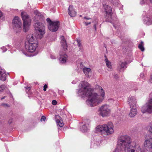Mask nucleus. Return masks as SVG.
Instances as JSON below:
<instances>
[{
	"instance_id": "f257e3e1",
	"label": "nucleus",
	"mask_w": 152,
	"mask_h": 152,
	"mask_svg": "<svg viewBox=\"0 0 152 152\" xmlns=\"http://www.w3.org/2000/svg\"><path fill=\"white\" fill-rule=\"evenodd\" d=\"M81 87L78 92L82 97H88V103L89 106H94L100 103L104 99L105 93L102 87L97 86L98 94L92 93V89L90 88V85L87 82L82 81L80 83Z\"/></svg>"
},
{
	"instance_id": "f03ea898",
	"label": "nucleus",
	"mask_w": 152,
	"mask_h": 152,
	"mask_svg": "<svg viewBox=\"0 0 152 152\" xmlns=\"http://www.w3.org/2000/svg\"><path fill=\"white\" fill-rule=\"evenodd\" d=\"M25 48L31 53L34 52L37 47V41L36 37L32 34L27 36V41L25 43Z\"/></svg>"
},
{
	"instance_id": "7ed1b4c3",
	"label": "nucleus",
	"mask_w": 152,
	"mask_h": 152,
	"mask_svg": "<svg viewBox=\"0 0 152 152\" xmlns=\"http://www.w3.org/2000/svg\"><path fill=\"white\" fill-rule=\"evenodd\" d=\"M96 131L110 135L114 132V126L112 123L109 122L106 124L98 126L96 128Z\"/></svg>"
},
{
	"instance_id": "20e7f679",
	"label": "nucleus",
	"mask_w": 152,
	"mask_h": 152,
	"mask_svg": "<svg viewBox=\"0 0 152 152\" xmlns=\"http://www.w3.org/2000/svg\"><path fill=\"white\" fill-rule=\"evenodd\" d=\"M34 27L37 38L41 39L45 33V27L43 23L37 22L34 23Z\"/></svg>"
},
{
	"instance_id": "39448f33",
	"label": "nucleus",
	"mask_w": 152,
	"mask_h": 152,
	"mask_svg": "<svg viewBox=\"0 0 152 152\" xmlns=\"http://www.w3.org/2000/svg\"><path fill=\"white\" fill-rule=\"evenodd\" d=\"M21 16L23 21V31L26 32L29 29L31 23V19L29 15L26 12H22L21 14Z\"/></svg>"
},
{
	"instance_id": "423d86ee",
	"label": "nucleus",
	"mask_w": 152,
	"mask_h": 152,
	"mask_svg": "<svg viewBox=\"0 0 152 152\" xmlns=\"http://www.w3.org/2000/svg\"><path fill=\"white\" fill-rule=\"evenodd\" d=\"M12 23L13 28L16 33L20 32L21 30L22 22L18 16L14 17Z\"/></svg>"
},
{
	"instance_id": "0eeeda50",
	"label": "nucleus",
	"mask_w": 152,
	"mask_h": 152,
	"mask_svg": "<svg viewBox=\"0 0 152 152\" xmlns=\"http://www.w3.org/2000/svg\"><path fill=\"white\" fill-rule=\"evenodd\" d=\"M99 111L100 115L103 117L108 116L111 112L109 106L107 104L102 105L99 107Z\"/></svg>"
},
{
	"instance_id": "6e6552de",
	"label": "nucleus",
	"mask_w": 152,
	"mask_h": 152,
	"mask_svg": "<svg viewBox=\"0 0 152 152\" xmlns=\"http://www.w3.org/2000/svg\"><path fill=\"white\" fill-rule=\"evenodd\" d=\"M47 20L48 23V27L50 31L55 32L58 30L59 26V21L53 22L49 18H47Z\"/></svg>"
},
{
	"instance_id": "1a4fd4ad",
	"label": "nucleus",
	"mask_w": 152,
	"mask_h": 152,
	"mask_svg": "<svg viewBox=\"0 0 152 152\" xmlns=\"http://www.w3.org/2000/svg\"><path fill=\"white\" fill-rule=\"evenodd\" d=\"M141 111L143 113L146 112L152 113V98L150 99L148 102L142 106Z\"/></svg>"
},
{
	"instance_id": "9d476101",
	"label": "nucleus",
	"mask_w": 152,
	"mask_h": 152,
	"mask_svg": "<svg viewBox=\"0 0 152 152\" xmlns=\"http://www.w3.org/2000/svg\"><path fill=\"white\" fill-rule=\"evenodd\" d=\"M146 149L149 152H152V137L145 139L144 143Z\"/></svg>"
},
{
	"instance_id": "9b49d317",
	"label": "nucleus",
	"mask_w": 152,
	"mask_h": 152,
	"mask_svg": "<svg viewBox=\"0 0 152 152\" xmlns=\"http://www.w3.org/2000/svg\"><path fill=\"white\" fill-rule=\"evenodd\" d=\"M103 5L107 14L106 18L108 19V21H109L112 18V12L111 7L106 4H103Z\"/></svg>"
},
{
	"instance_id": "f8f14e48",
	"label": "nucleus",
	"mask_w": 152,
	"mask_h": 152,
	"mask_svg": "<svg viewBox=\"0 0 152 152\" xmlns=\"http://www.w3.org/2000/svg\"><path fill=\"white\" fill-rule=\"evenodd\" d=\"M90 124V120H85L83 122V124L80 128L81 130L83 132L87 131L89 129Z\"/></svg>"
},
{
	"instance_id": "ddd939ff",
	"label": "nucleus",
	"mask_w": 152,
	"mask_h": 152,
	"mask_svg": "<svg viewBox=\"0 0 152 152\" xmlns=\"http://www.w3.org/2000/svg\"><path fill=\"white\" fill-rule=\"evenodd\" d=\"M127 102L130 107L137 106L136 98L134 96H129L128 98Z\"/></svg>"
},
{
	"instance_id": "4468645a",
	"label": "nucleus",
	"mask_w": 152,
	"mask_h": 152,
	"mask_svg": "<svg viewBox=\"0 0 152 152\" xmlns=\"http://www.w3.org/2000/svg\"><path fill=\"white\" fill-rule=\"evenodd\" d=\"M130 107L131 109L129 114V116L130 118L134 117L137 113L136 106Z\"/></svg>"
},
{
	"instance_id": "2eb2a0df",
	"label": "nucleus",
	"mask_w": 152,
	"mask_h": 152,
	"mask_svg": "<svg viewBox=\"0 0 152 152\" xmlns=\"http://www.w3.org/2000/svg\"><path fill=\"white\" fill-rule=\"evenodd\" d=\"M68 13L71 17H75L76 15L77 12L72 5L69 6L68 10Z\"/></svg>"
},
{
	"instance_id": "dca6fc26",
	"label": "nucleus",
	"mask_w": 152,
	"mask_h": 152,
	"mask_svg": "<svg viewBox=\"0 0 152 152\" xmlns=\"http://www.w3.org/2000/svg\"><path fill=\"white\" fill-rule=\"evenodd\" d=\"M60 39L61 40V43L62 46L64 50H66L67 48V45L66 40L63 36H61Z\"/></svg>"
},
{
	"instance_id": "f3484780",
	"label": "nucleus",
	"mask_w": 152,
	"mask_h": 152,
	"mask_svg": "<svg viewBox=\"0 0 152 152\" xmlns=\"http://www.w3.org/2000/svg\"><path fill=\"white\" fill-rule=\"evenodd\" d=\"M60 56V57L59 58V60L60 63L63 64L65 63L66 60L67 56L65 54H62L61 52L59 53Z\"/></svg>"
},
{
	"instance_id": "a211bd4d",
	"label": "nucleus",
	"mask_w": 152,
	"mask_h": 152,
	"mask_svg": "<svg viewBox=\"0 0 152 152\" xmlns=\"http://www.w3.org/2000/svg\"><path fill=\"white\" fill-rule=\"evenodd\" d=\"M6 74L4 70L0 69V80L4 81L6 79Z\"/></svg>"
},
{
	"instance_id": "6ab92c4d",
	"label": "nucleus",
	"mask_w": 152,
	"mask_h": 152,
	"mask_svg": "<svg viewBox=\"0 0 152 152\" xmlns=\"http://www.w3.org/2000/svg\"><path fill=\"white\" fill-rule=\"evenodd\" d=\"M34 13L35 15L34 17L35 20H36L37 19V21L39 20L42 17V15L37 10H34Z\"/></svg>"
},
{
	"instance_id": "aec40b11",
	"label": "nucleus",
	"mask_w": 152,
	"mask_h": 152,
	"mask_svg": "<svg viewBox=\"0 0 152 152\" xmlns=\"http://www.w3.org/2000/svg\"><path fill=\"white\" fill-rule=\"evenodd\" d=\"M126 62H120L118 66V69L121 71L122 69L126 68Z\"/></svg>"
},
{
	"instance_id": "412c9836",
	"label": "nucleus",
	"mask_w": 152,
	"mask_h": 152,
	"mask_svg": "<svg viewBox=\"0 0 152 152\" xmlns=\"http://www.w3.org/2000/svg\"><path fill=\"white\" fill-rule=\"evenodd\" d=\"M84 73L86 75H88L89 73L91 72V70L90 68L84 67L83 69Z\"/></svg>"
},
{
	"instance_id": "4be33fe9",
	"label": "nucleus",
	"mask_w": 152,
	"mask_h": 152,
	"mask_svg": "<svg viewBox=\"0 0 152 152\" xmlns=\"http://www.w3.org/2000/svg\"><path fill=\"white\" fill-rule=\"evenodd\" d=\"M105 61L107 67L111 69L112 68V66L111 64V62L108 60V59L106 58L105 60Z\"/></svg>"
},
{
	"instance_id": "5701e85b",
	"label": "nucleus",
	"mask_w": 152,
	"mask_h": 152,
	"mask_svg": "<svg viewBox=\"0 0 152 152\" xmlns=\"http://www.w3.org/2000/svg\"><path fill=\"white\" fill-rule=\"evenodd\" d=\"M145 20L146 23L148 25H151L152 23V19L149 18H146Z\"/></svg>"
},
{
	"instance_id": "b1692460",
	"label": "nucleus",
	"mask_w": 152,
	"mask_h": 152,
	"mask_svg": "<svg viewBox=\"0 0 152 152\" xmlns=\"http://www.w3.org/2000/svg\"><path fill=\"white\" fill-rule=\"evenodd\" d=\"M147 129L149 133L152 135V123H150L148 126Z\"/></svg>"
},
{
	"instance_id": "393cba45",
	"label": "nucleus",
	"mask_w": 152,
	"mask_h": 152,
	"mask_svg": "<svg viewBox=\"0 0 152 152\" xmlns=\"http://www.w3.org/2000/svg\"><path fill=\"white\" fill-rule=\"evenodd\" d=\"M143 42H141L138 45L139 48L142 51H143L144 50V48L143 47Z\"/></svg>"
},
{
	"instance_id": "a878e982",
	"label": "nucleus",
	"mask_w": 152,
	"mask_h": 152,
	"mask_svg": "<svg viewBox=\"0 0 152 152\" xmlns=\"http://www.w3.org/2000/svg\"><path fill=\"white\" fill-rule=\"evenodd\" d=\"M0 106L5 108H7L9 107V105L8 104L6 103H2L0 105Z\"/></svg>"
},
{
	"instance_id": "bb28decb",
	"label": "nucleus",
	"mask_w": 152,
	"mask_h": 152,
	"mask_svg": "<svg viewBox=\"0 0 152 152\" xmlns=\"http://www.w3.org/2000/svg\"><path fill=\"white\" fill-rule=\"evenodd\" d=\"M0 87L1 90H2V92L7 87L6 86L4 85H2L0 86Z\"/></svg>"
},
{
	"instance_id": "cd10ccee",
	"label": "nucleus",
	"mask_w": 152,
	"mask_h": 152,
	"mask_svg": "<svg viewBox=\"0 0 152 152\" xmlns=\"http://www.w3.org/2000/svg\"><path fill=\"white\" fill-rule=\"evenodd\" d=\"M58 124L59 126L60 127H62L63 125L64 124L62 121H59L58 122Z\"/></svg>"
},
{
	"instance_id": "c85d7f7f",
	"label": "nucleus",
	"mask_w": 152,
	"mask_h": 152,
	"mask_svg": "<svg viewBox=\"0 0 152 152\" xmlns=\"http://www.w3.org/2000/svg\"><path fill=\"white\" fill-rule=\"evenodd\" d=\"M113 3L114 5L117 6V5L116 3L119 4V1H117L116 2L115 0H113Z\"/></svg>"
},
{
	"instance_id": "c756f323",
	"label": "nucleus",
	"mask_w": 152,
	"mask_h": 152,
	"mask_svg": "<svg viewBox=\"0 0 152 152\" xmlns=\"http://www.w3.org/2000/svg\"><path fill=\"white\" fill-rule=\"evenodd\" d=\"M77 45L78 46V47H81L82 46V45L80 40L79 39H78L77 40Z\"/></svg>"
},
{
	"instance_id": "7c9ffc66",
	"label": "nucleus",
	"mask_w": 152,
	"mask_h": 152,
	"mask_svg": "<svg viewBox=\"0 0 152 152\" xmlns=\"http://www.w3.org/2000/svg\"><path fill=\"white\" fill-rule=\"evenodd\" d=\"M147 0H141L140 3L141 4H143L147 3Z\"/></svg>"
},
{
	"instance_id": "2f4dec72",
	"label": "nucleus",
	"mask_w": 152,
	"mask_h": 152,
	"mask_svg": "<svg viewBox=\"0 0 152 152\" xmlns=\"http://www.w3.org/2000/svg\"><path fill=\"white\" fill-rule=\"evenodd\" d=\"M52 103L53 105H56L57 104V102L56 100H53L52 102Z\"/></svg>"
},
{
	"instance_id": "473e14b6",
	"label": "nucleus",
	"mask_w": 152,
	"mask_h": 152,
	"mask_svg": "<svg viewBox=\"0 0 152 152\" xmlns=\"http://www.w3.org/2000/svg\"><path fill=\"white\" fill-rule=\"evenodd\" d=\"M48 87V86L47 85L45 84L44 86V88H43V90L44 91H45L46 90L47 88Z\"/></svg>"
},
{
	"instance_id": "72a5a7b5",
	"label": "nucleus",
	"mask_w": 152,
	"mask_h": 152,
	"mask_svg": "<svg viewBox=\"0 0 152 152\" xmlns=\"http://www.w3.org/2000/svg\"><path fill=\"white\" fill-rule=\"evenodd\" d=\"M45 119L46 118L45 117L42 116L41 119V121H45Z\"/></svg>"
},
{
	"instance_id": "f704fd0d",
	"label": "nucleus",
	"mask_w": 152,
	"mask_h": 152,
	"mask_svg": "<svg viewBox=\"0 0 152 152\" xmlns=\"http://www.w3.org/2000/svg\"><path fill=\"white\" fill-rule=\"evenodd\" d=\"M91 22H89V23H87V22H85V25L86 26H88L89 24H91Z\"/></svg>"
},
{
	"instance_id": "c9c22d12",
	"label": "nucleus",
	"mask_w": 152,
	"mask_h": 152,
	"mask_svg": "<svg viewBox=\"0 0 152 152\" xmlns=\"http://www.w3.org/2000/svg\"><path fill=\"white\" fill-rule=\"evenodd\" d=\"M31 87H26V90H28V91L31 89Z\"/></svg>"
},
{
	"instance_id": "e433bc0d",
	"label": "nucleus",
	"mask_w": 152,
	"mask_h": 152,
	"mask_svg": "<svg viewBox=\"0 0 152 152\" xmlns=\"http://www.w3.org/2000/svg\"><path fill=\"white\" fill-rule=\"evenodd\" d=\"M79 47V50L82 51L83 50V48L82 46L81 47Z\"/></svg>"
},
{
	"instance_id": "4c0bfd02",
	"label": "nucleus",
	"mask_w": 152,
	"mask_h": 152,
	"mask_svg": "<svg viewBox=\"0 0 152 152\" xmlns=\"http://www.w3.org/2000/svg\"><path fill=\"white\" fill-rule=\"evenodd\" d=\"M1 49L2 50H4V51H6L7 50V49L5 48V47H2Z\"/></svg>"
},
{
	"instance_id": "58836bf2",
	"label": "nucleus",
	"mask_w": 152,
	"mask_h": 152,
	"mask_svg": "<svg viewBox=\"0 0 152 152\" xmlns=\"http://www.w3.org/2000/svg\"><path fill=\"white\" fill-rule=\"evenodd\" d=\"M3 15L2 13L0 11V18L2 17Z\"/></svg>"
},
{
	"instance_id": "ea45409f",
	"label": "nucleus",
	"mask_w": 152,
	"mask_h": 152,
	"mask_svg": "<svg viewBox=\"0 0 152 152\" xmlns=\"http://www.w3.org/2000/svg\"><path fill=\"white\" fill-rule=\"evenodd\" d=\"M114 77L115 79H117L118 78V76L117 75H115Z\"/></svg>"
},
{
	"instance_id": "a19ab883",
	"label": "nucleus",
	"mask_w": 152,
	"mask_h": 152,
	"mask_svg": "<svg viewBox=\"0 0 152 152\" xmlns=\"http://www.w3.org/2000/svg\"><path fill=\"white\" fill-rule=\"evenodd\" d=\"M50 57H51V58L52 59H55V56H53L51 55V56Z\"/></svg>"
},
{
	"instance_id": "79ce46f5",
	"label": "nucleus",
	"mask_w": 152,
	"mask_h": 152,
	"mask_svg": "<svg viewBox=\"0 0 152 152\" xmlns=\"http://www.w3.org/2000/svg\"><path fill=\"white\" fill-rule=\"evenodd\" d=\"M94 27L95 29V30H96V24H94Z\"/></svg>"
},
{
	"instance_id": "37998d69",
	"label": "nucleus",
	"mask_w": 152,
	"mask_h": 152,
	"mask_svg": "<svg viewBox=\"0 0 152 152\" xmlns=\"http://www.w3.org/2000/svg\"><path fill=\"white\" fill-rule=\"evenodd\" d=\"M84 19H85L86 20H89V19H90V18H87L86 17H85L84 18Z\"/></svg>"
},
{
	"instance_id": "c03bdc74",
	"label": "nucleus",
	"mask_w": 152,
	"mask_h": 152,
	"mask_svg": "<svg viewBox=\"0 0 152 152\" xmlns=\"http://www.w3.org/2000/svg\"><path fill=\"white\" fill-rule=\"evenodd\" d=\"M5 97H6V96H4V97H1V100H2V99H5Z\"/></svg>"
},
{
	"instance_id": "a18cd8bd",
	"label": "nucleus",
	"mask_w": 152,
	"mask_h": 152,
	"mask_svg": "<svg viewBox=\"0 0 152 152\" xmlns=\"http://www.w3.org/2000/svg\"><path fill=\"white\" fill-rule=\"evenodd\" d=\"M150 1L151 3H152V0H150Z\"/></svg>"
}]
</instances>
